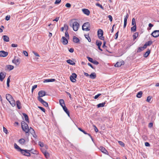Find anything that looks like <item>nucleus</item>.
I'll return each mask as SVG.
<instances>
[{"label":"nucleus","mask_w":159,"mask_h":159,"mask_svg":"<svg viewBox=\"0 0 159 159\" xmlns=\"http://www.w3.org/2000/svg\"><path fill=\"white\" fill-rule=\"evenodd\" d=\"M65 6L66 7L70 8L71 7V4L69 3H67L66 4Z\"/></svg>","instance_id":"obj_50"},{"label":"nucleus","mask_w":159,"mask_h":159,"mask_svg":"<svg viewBox=\"0 0 159 159\" xmlns=\"http://www.w3.org/2000/svg\"><path fill=\"white\" fill-rule=\"evenodd\" d=\"M83 12L87 16H89L90 14L89 11L87 9H82Z\"/></svg>","instance_id":"obj_16"},{"label":"nucleus","mask_w":159,"mask_h":159,"mask_svg":"<svg viewBox=\"0 0 159 159\" xmlns=\"http://www.w3.org/2000/svg\"><path fill=\"white\" fill-rule=\"evenodd\" d=\"M8 53L7 52H5L4 51H0V57H5L7 56Z\"/></svg>","instance_id":"obj_12"},{"label":"nucleus","mask_w":159,"mask_h":159,"mask_svg":"<svg viewBox=\"0 0 159 159\" xmlns=\"http://www.w3.org/2000/svg\"><path fill=\"white\" fill-rule=\"evenodd\" d=\"M12 62L16 66H18L20 62V59L19 58L14 59L12 60Z\"/></svg>","instance_id":"obj_9"},{"label":"nucleus","mask_w":159,"mask_h":159,"mask_svg":"<svg viewBox=\"0 0 159 159\" xmlns=\"http://www.w3.org/2000/svg\"><path fill=\"white\" fill-rule=\"evenodd\" d=\"M31 151L27 150L26 149H21L20 151L21 153L23 155L26 156L27 157H30V154L29 152Z\"/></svg>","instance_id":"obj_4"},{"label":"nucleus","mask_w":159,"mask_h":159,"mask_svg":"<svg viewBox=\"0 0 159 159\" xmlns=\"http://www.w3.org/2000/svg\"><path fill=\"white\" fill-rule=\"evenodd\" d=\"M152 98V97L150 96H148L147 97V101L148 102H149L151 101V100Z\"/></svg>","instance_id":"obj_42"},{"label":"nucleus","mask_w":159,"mask_h":159,"mask_svg":"<svg viewBox=\"0 0 159 159\" xmlns=\"http://www.w3.org/2000/svg\"><path fill=\"white\" fill-rule=\"evenodd\" d=\"M99 149L103 153L107 155H108V152L103 147H100L99 148Z\"/></svg>","instance_id":"obj_11"},{"label":"nucleus","mask_w":159,"mask_h":159,"mask_svg":"<svg viewBox=\"0 0 159 159\" xmlns=\"http://www.w3.org/2000/svg\"><path fill=\"white\" fill-rule=\"evenodd\" d=\"M82 30L85 31H89L90 30V24L89 22L84 23L82 26Z\"/></svg>","instance_id":"obj_3"},{"label":"nucleus","mask_w":159,"mask_h":159,"mask_svg":"<svg viewBox=\"0 0 159 159\" xmlns=\"http://www.w3.org/2000/svg\"><path fill=\"white\" fill-rule=\"evenodd\" d=\"M61 0H56L54 3L55 4H58L60 3L61 2Z\"/></svg>","instance_id":"obj_46"},{"label":"nucleus","mask_w":159,"mask_h":159,"mask_svg":"<svg viewBox=\"0 0 159 159\" xmlns=\"http://www.w3.org/2000/svg\"><path fill=\"white\" fill-rule=\"evenodd\" d=\"M79 26L80 25L78 22L75 21L73 23L72 27L74 31H77L79 27Z\"/></svg>","instance_id":"obj_6"},{"label":"nucleus","mask_w":159,"mask_h":159,"mask_svg":"<svg viewBox=\"0 0 159 159\" xmlns=\"http://www.w3.org/2000/svg\"><path fill=\"white\" fill-rule=\"evenodd\" d=\"M73 41L74 43H77L79 42L80 40L76 36H74L73 38Z\"/></svg>","instance_id":"obj_25"},{"label":"nucleus","mask_w":159,"mask_h":159,"mask_svg":"<svg viewBox=\"0 0 159 159\" xmlns=\"http://www.w3.org/2000/svg\"><path fill=\"white\" fill-rule=\"evenodd\" d=\"M21 127L23 130L26 133H28L29 132V128L28 125L24 121H23L21 123Z\"/></svg>","instance_id":"obj_2"},{"label":"nucleus","mask_w":159,"mask_h":159,"mask_svg":"<svg viewBox=\"0 0 159 159\" xmlns=\"http://www.w3.org/2000/svg\"><path fill=\"white\" fill-rule=\"evenodd\" d=\"M38 108L43 112H45V109L43 107H38Z\"/></svg>","instance_id":"obj_54"},{"label":"nucleus","mask_w":159,"mask_h":159,"mask_svg":"<svg viewBox=\"0 0 159 159\" xmlns=\"http://www.w3.org/2000/svg\"><path fill=\"white\" fill-rule=\"evenodd\" d=\"M143 48V47H139L138 50V52H140L141 51H143L144 50Z\"/></svg>","instance_id":"obj_48"},{"label":"nucleus","mask_w":159,"mask_h":159,"mask_svg":"<svg viewBox=\"0 0 159 159\" xmlns=\"http://www.w3.org/2000/svg\"><path fill=\"white\" fill-rule=\"evenodd\" d=\"M59 19V17H57L55 19L53 20V21H58Z\"/></svg>","instance_id":"obj_63"},{"label":"nucleus","mask_w":159,"mask_h":159,"mask_svg":"<svg viewBox=\"0 0 159 159\" xmlns=\"http://www.w3.org/2000/svg\"><path fill=\"white\" fill-rule=\"evenodd\" d=\"M85 38L87 39L88 41L90 42L91 41V39L89 35H85Z\"/></svg>","instance_id":"obj_37"},{"label":"nucleus","mask_w":159,"mask_h":159,"mask_svg":"<svg viewBox=\"0 0 159 159\" xmlns=\"http://www.w3.org/2000/svg\"><path fill=\"white\" fill-rule=\"evenodd\" d=\"M18 46L17 45V44H11V47H16Z\"/></svg>","instance_id":"obj_62"},{"label":"nucleus","mask_w":159,"mask_h":159,"mask_svg":"<svg viewBox=\"0 0 159 159\" xmlns=\"http://www.w3.org/2000/svg\"><path fill=\"white\" fill-rule=\"evenodd\" d=\"M6 73L5 72H3L0 73V80L2 81L5 77Z\"/></svg>","instance_id":"obj_13"},{"label":"nucleus","mask_w":159,"mask_h":159,"mask_svg":"<svg viewBox=\"0 0 159 159\" xmlns=\"http://www.w3.org/2000/svg\"><path fill=\"white\" fill-rule=\"evenodd\" d=\"M3 129L4 132L6 134H7L8 133L7 129L4 127H3Z\"/></svg>","instance_id":"obj_51"},{"label":"nucleus","mask_w":159,"mask_h":159,"mask_svg":"<svg viewBox=\"0 0 159 159\" xmlns=\"http://www.w3.org/2000/svg\"><path fill=\"white\" fill-rule=\"evenodd\" d=\"M145 145L146 147H149L150 146V144L148 142H145Z\"/></svg>","instance_id":"obj_58"},{"label":"nucleus","mask_w":159,"mask_h":159,"mask_svg":"<svg viewBox=\"0 0 159 159\" xmlns=\"http://www.w3.org/2000/svg\"><path fill=\"white\" fill-rule=\"evenodd\" d=\"M6 98L12 107H14L15 106V101L11 95L7 94L6 95Z\"/></svg>","instance_id":"obj_1"},{"label":"nucleus","mask_w":159,"mask_h":159,"mask_svg":"<svg viewBox=\"0 0 159 159\" xmlns=\"http://www.w3.org/2000/svg\"><path fill=\"white\" fill-rule=\"evenodd\" d=\"M96 6L99 7L101 8L102 9H103V10L104 9V8L100 4H99V3H96Z\"/></svg>","instance_id":"obj_43"},{"label":"nucleus","mask_w":159,"mask_h":159,"mask_svg":"<svg viewBox=\"0 0 159 159\" xmlns=\"http://www.w3.org/2000/svg\"><path fill=\"white\" fill-rule=\"evenodd\" d=\"M150 53V51L148 50L143 55V56L145 57H147Z\"/></svg>","instance_id":"obj_32"},{"label":"nucleus","mask_w":159,"mask_h":159,"mask_svg":"<svg viewBox=\"0 0 159 159\" xmlns=\"http://www.w3.org/2000/svg\"><path fill=\"white\" fill-rule=\"evenodd\" d=\"M92 63L96 65H98L99 63L96 60L93 61Z\"/></svg>","instance_id":"obj_52"},{"label":"nucleus","mask_w":159,"mask_h":159,"mask_svg":"<svg viewBox=\"0 0 159 159\" xmlns=\"http://www.w3.org/2000/svg\"><path fill=\"white\" fill-rule=\"evenodd\" d=\"M102 44V42L99 40H97L96 41V44L98 47H101Z\"/></svg>","instance_id":"obj_33"},{"label":"nucleus","mask_w":159,"mask_h":159,"mask_svg":"<svg viewBox=\"0 0 159 159\" xmlns=\"http://www.w3.org/2000/svg\"><path fill=\"white\" fill-rule=\"evenodd\" d=\"M152 43V42L151 41H148V42H146L145 43L147 45V46H149L151 45Z\"/></svg>","instance_id":"obj_44"},{"label":"nucleus","mask_w":159,"mask_h":159,"mask_svg":"<svg viewBox=\"0 0 159 159\" xmlns=\"http://www.w3.org/2000/svg\"><path fill=\"white\" fill-rule=\"evenodd\" d=\"M65 36L66 38L68 39L69 37V35L67 31H66L65 34Z\"/></svg>","instance_id":"obj_47"},{"label":"nucleus","mask_w":159,"mask_h":159,"mask_svg":"<svg viewBox=\"0 0 159 159\" xmlns=\"http://www.w3.org/2000/svg\"><path fill=\"white\" fill-rule=\"evenodd\" d=\"M6 67L7 69L11 70L14 69V66L11 65H7L6 66Z\"/></svg>","instance_id":"obj_23"},{"label":"nucleus","mask_w":159,"mask_h":159,"mask_svg":"<svg viewBox=\"0 0 159 159\" xmlns=\"http://www.w3.org/2000/svg\"><path fill=\"white\" fill-rule=\"evenodd\" d=\"M106 104L105 102H103L102 103H99L97 105V106L98 107H103L104 106L105 104Z\"/></svg>","instance_id":"obj_29"},{"label":"nucleus","mask_w":159,"mask_h":159,"mask_svg":"<svg viewBox=\"0 0 159 159\" xmlns=\"http://www.w3.org/2000/svg\"><path fill=\"white\" fill-rule=\"evenodd\" d=\"M103 30L100 29L98 31V38L102 40H104V38L103 36Z\"/></svg>","instance_id":"obj_5"},{"label":"nucleus","mask_w":159,"mask_h":159,"mask_svg":"<svg viewBox=\"0 0 159 159\" xmlns=\"http://www.w3.org/2000/svg\"><path fill=\"white\" fill-rule=\"evenodd\" d=\"M89 77L91 79H94L96 77V74L94 72L92 73L89 75Z\"/></svg>","instance_id":"obj_21"},{"label":"nucleus","mask_w":159,"mask_h":159,"mask_svg":"<svg viewBox=\"0 0 159 159\" xmlns=\"http://www.w3.org/2000/svg\"><path fill=\"white\" fill-rule=\"evenodd\" d=\"M136 25H134L133 27H132L131 28V30L132 31L135 32L136 31Z\"/></svg>","instance_id":"obj_38"},{"label":"nucleus","mask_w":159,"mask_h":159,"mask_svg":"<svg viewBox=\"0 0 159 159\" xmlns=\"http://www.w3.org/2000/svg\"><path fill=\"white\" fill-rule=\"evenodd\" d=\"M66 62L68 63L71 65H74L75 64V63L71 60L69 59L67 60Z\"/></svg>","instance_id":"obj_27"},{"label":"nucleus","mask_w":159,"mask_h":159,"mask_svg":"<svg viewBox=\"0 0 159 159\" xmlns=\"http://www.w3.org/2000/svg\"><path fill=\"white\" fill-rule=\"evenodd\" d=\"M23 115L25 117V120L27 122H29V118L27 115L25 113H23Z\"/></svg>","instance_id":"obj_30"},{"label":"nucleus","mask_w":159,"mask_h":159,"mask_svg":"<svg viewBox=\"0 0 159 159\" xmlns=\"http://www.w3.org/2000/svg\"><path fill=\"white\" fill-rule=\"evenodd\" d=\"M14 147H15V148L17 149V150L19 151H21V150L22 149H21L20 147L18 146L17 145L16 143H15L14 144Z\"/></svg>","instance_id":"obj_34"},{"label":"nucleus","mask_w":159,"mask_h":159,"mask_svg":"<svg viewBox=\"0 0 159 159\" xmlns=\"http://www.w3.org/2000/svg\"><path fill=\"white\" fill-rule=\"evenodd\" d=\"M74 50L72 48H71L69 50V51L70 52H74Z\"/></svg>","instance_id":"obj_64"},{"label":"nucleus","mask_w":159,"mask_h":159,"mask_svg":"<svg viewBox=\"0 0 159 159\" xmlns=\"http://www.w3.org/2000/svg\"><path fill=\"white\" fill-rule=\"evenodd\" d=\"M143 93L142 91H140L138 92L136 95L137 97L138 98H140L142 96Z\"/></svg>","instance_id":"obj_31"},{"label":"nucleus","mask_w":159,"mask_h":159,"mask_svg":"<svg viewBox=\"0 0 159 159\" xmlns=\"http://www.w3.org/2000/svg\"><path fill=\"white\" fill-rule=\"evenodd\" d=\"M64 29H65L66 31H67L68 29V26L66 24H65L63 26Z\"/></svg>","instance_id":"obj_40"},{"label":"nucleus","mask_w":159,"mask_h":159,"mask_svg":"<svg viewBox=\"0 0 159 159\" xmlns=\"http://www.w3.org/2000/svg\"><path fill=\"white\" fill-rule=\"evenodd\" d=\"M33 53L36 56L38 57H39V55L36 52H33Z\"/></svg>","instance_id":"obj_60"},{"label":"nucleus","mask_w":159,"mask_h":159,"mask_svg":"<svg viewBox=\"0 0 159 159\" xmlns=\"http://www.w3.org/2000/svg\"><path fill=\"white\" fill-rule=\"evenodd\" d=\"M16 104L17 107V108L19 109H20L21 108V103L20 101L19 100L16 101Z\"/></svg>","instance_id":"obj_28"},{"label":"nucleus","mask_w":159,"mask_h":159,"mask_svg":"<svg viewBox=\"0 0 159 159\" xmlns=\"http://www.w3.org/2000/svg\"><path fill=\"white\" fill-rule=\"evenodd\" d=\"M138 33L137 32L134 34L133 35V37L134 40L136 39V38L138 37Z\"/></svg>","instance_id":"obj_36"},{"label":"nucleus","mask_w":159,"mask_h":159,"mask_svg":"<svg viewBox=\"0 0 159 159\" xmlns=\"http://www.w3.org/2000/svg\"><path fill=\"white\" fill-rule=\"evenodd\" d=\"M77 77V75L75 73H72L70 77V79L71 81L73 82H75L76 80L75 78Z\"/></svg>","instance_id":"obj_8"},{"label":"nucleus","mask_w":159,"mask_h":159,"mask_svg":"<svg viewBox=\"0 0 159 159\" xmlns=\"http://www.w3.org/2000/svg\"><path fill=\"white\" fill-rule=\"evenodd\" d=\"M46 93L45 91L41 90L39 91L38 93L39 96L38 98V100L39 101L40 98H42V97L45 95Z\"/></svg>","instance_id":"obj_7"},{"label":"nucleus","mask_w":159,"mask_h":159,"mask_svg":"<svg viewBox=\"0 0 159 159\" xmlns=\"http://www.w3.org/2000/svg\"><path fill=\"white\" fill-rule=\"evenodd\" d=\"M128 17V14H127L126 16H125L124 20V23H126L127 21V19Z\"/></svg>","instance_id":"obj_39"},{"label":"nucleus","mask_w":159,"mask_h":159,"mask_svg":"<svg viewBox=\"0 0 159 159\" xmlns=\"http://www.w3.org/2000/svg\"><path fill=\"white\" fill-rule=\"evenodd\" d=\"M55 80L54 79H46L44 80L43 81L44 83H47L49 82H54L55 81Z\"/></svg>","instance_id":"obj_20"},{"label":"nucleus","mask_w":159,"mask_h":159,"mask_svg":"<svg viewBox=\"0 0 159 159\" xmlns=\"http://www.w3.org/2000/svg\"><path fill=\"white\" fill-rule=\"evenodd\" d=\"M23 53L24 54L25 56H28V53L26 51H23Z\"/></svg>","instance_id":"obj_59"},{"label":"nucleus","mask_w":159,"mask_h":159,"mask_svg":"<svg viewBox=\"0 0 159 159\" xmlns=\"http://www.w3.org/2000/svg\"><path fill=\"white\" fill-rule=\"evenodd\" d=\"M118 143L122 147H124L125 144L124 143L121 141H118Z\"/></svg>","instance_id":"obj_41"},{"label":"nucleus","mask_w":159,"mask_h":159,"mask_svg":"<svg viewBox=\"0 0 159 159\" xmlns=\"http://www.w3.org/2000/svg\"><path fill=\"white\" fill-rule=\"evenodd\" d=\"M39 144L41 147H43L44 146V144L42 142H39Z\"/></svg>","instance_id":"obj_53"},{"label":"nucleus","mask_w":159,"mask_h":159,"mask_svg":"<svg viewBox=\"0 0 159 159\" xmlns=\"http://www.w3.org/2000/svg\"><path fill=\"white\" fill-rule=\"evenodd\" d=\"M25 140L23 139H21L19 141V143L22 145H24L25 144Z\"/></svg>","instance_id":"obj_22"},{"label":"nucleus","mask_w":159,"mask_h":159,"mask_svg":"<svg viewBox=\"0 0 159 159\" xmlns=\"http://www.w3.org/2000/svg\"><path fill=\"white\" fill-rule=\"evenodd\" d=\"M87 58L88 59V60L90 62H91L92 63V62H93V59L92 58L90 57H87Z\"/></svg>","instance_id":"obj_49"},{"label":"nucleus","mask_w":159,"mask_h":159,"mask_svg":"<svg viewBox=\"0 0 159 159\" xmlns=\"http://www.w3.org/2000/svg\"><path fill=\"white\" fill-rule=\"evenodd\" d=\"M43 153L47 158H48L49 157V154L47 151H44V152H43Z\"/></svg>","instance_id":"obj_35"},{"label":"nucleus","mask_w":159,"mask_h":159,"mask_svg":"<svg viewBox=\"0 0 159 159\" xmlns=\"http://www.w3.org/2000/svg\"><path fill=\"white\" fill-rule=\"evenodd\" d=\"M59 103L62 107L65 106L64 101L63 99H60L59 100Z\"/></svg>","instance_id":"obj_26"},{"label":"nucleus","mask_w":159,"mask_h":159,"mask_svg":"<svg viewBox=\"0 0 159 159\" xmlns=\"http://www.w3.org/2000/svg\"><path fill=\"white\" fill-rule=\"evenodd\" d=\"M61 42L63 44H66L68 43L67 38H66L65 37H63L61 39Z\"/></svg>","instance_id":"obj_14"},{"label":"nucleus","mask_w":159,"mask_h":159,"mask_svg":"<svg viewBox=\"0 0 159 159\" xmlns=\"http://www.w3.org/2000/svg\"><path fill=\"white\" fill-rule=\"evenodd\" d=\"M3 38L4 41L8 42L9 41V38L7 35L3 36Z\"/></svg>","instance_id":"obj_24"},{"label":"nucleus","mask_w":159,"mask_h":159,"mask_svg":"<svg viewBox=\"0 0 159 159\" xmlns=\"http://www.w3.org/2000/svg\"><path fill=\"white\" fill-rule=\"evenodd\" d=\"M39 101L46 107L48 106V105L47 102L44 101L42 98H40Z\"/></svg>","instance_id":"obj_15"},{"label":"nucleus","mask_w":159,"mask_h":159,"mask_svg":"<svg viewBox=\"0 0 159 159\" xmlns=\"http://www.w3.org/2000/svg\"><path fill=\"white\" fill-rule=\"evenodd\" d=\"M124 62L123 61L118 62H117L115 65V66L116 67H120L121 65H124Z\"/></svg>","instance_id":"obj_17"},{"label":"nucleus","mask_w":159,"mask_h":159,"mask_svg":"<svg viewBox=\"0 0 159 159\" xmlns=\"http://www.w3.org/2000/svg\"><path fill=\"white\" fill-rule=\"evenodd\" d=\"M64 111L69 116H70V113L66 107L65 106L62 107Z\"/></svg>","instance_id":"obj_19"},{"label":"nucleus","mask_w":159,"mask_h":159,"mask_svg":"<svg viewBox=\"0 0 159 159\" xmlns=\"http://www.w3.org/2000/svg\"><path fill=\"white\" fill-rule=\"evenodd\" d=\"M152 35L154 37H157L159 36V30H156L154 31L152 33Z\"/></svg>","instance_id":"obj_10"},{"label":"nucleus","mask_w":159,"mask_h":159,"mask_svg":"<svg viewBox=\"0 0 159 159\" xmlns=\"http://www.w3.org/2000/svg\"><path fill=\"white\" fill-rule=\"evenodd\" d=\"M101 95L100 93L98 94L97 95H95L94 97V98L97 99Z\"/></svg>","instance_id":"obj_56"},{"label":"nucleus","mask_w":159,"mask_h":159,"mask_svg":"<svg viewBox=\"0 0 159 159\" xmlns=\"http://www.w3.org/2000/svg\"><path fill=\"white\" fill-rule=\"evenodd\" d=\"M10 16L9 15H7L5 19L6 20L8 21L9 20Z\"/></svg>","instance_id":"obj_55"},{"label":"nucleus","mask_w":159,"mask_h":159,"mask_svg":"<svg viewBox=\"0 0 159 159\" xmlns=\"http://www.w3.org/2000/svg\"><path fill=\"white\" fill-rule=\"evenodd\" d=\"M29 132L33 135L34 137H36L34 130L31 127H30V128L29 129Z\"/></svg>","instance_id":"obj_18"},{"label":"nucleus","mask_w":159,"mask_h":159,"mask_svg":"<svg viewBox=\"0 0 159 159\" xmlns=\"http://www.w3.org/2000/svg\"><path fill=\"white\" fill-rule=\"evenodd\" d=\"M93 127H94V130H95V131L96 132H97L98 131V129L97 128V127L95 125H93Z\"/></svg>","instance_id":"obj_57"},{"label":"nucleus","mask_w":159,"mask_h":159,"mask_svg":"<svg viewBox=\"0 0 159 159\" xmlns=\"http://www.w3.org/2000/svg\"><path fill=\"white\" fill-rule=\"evenodd\" d=\"M132 25H136L135 20L134 18H133L132 19Z\"/></svg>","instance_id":"obj_45"},{"label":"nucleus","mask_w":159,"mask_h":159,"mask_svg":"<svg viewBox=\"0 0 159 159\" xmlns=\"http://www.w3.org/2000/svg\"><path fill=\"white\" fill-rule=\"evenodd\" d=\"M108 18H109V20L111 22L112 20V17L111 15H109L108 16Z\"/></svg>","instance_id":"obj_61"}]
</instances>
